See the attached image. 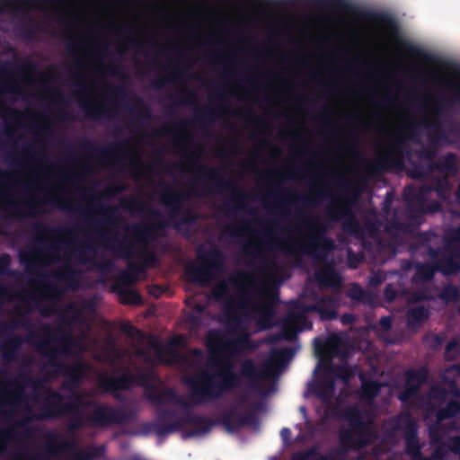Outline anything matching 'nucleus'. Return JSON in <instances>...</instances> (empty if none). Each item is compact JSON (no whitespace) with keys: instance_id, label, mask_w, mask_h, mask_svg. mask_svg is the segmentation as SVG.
I'll list each match as a JSON object with an SVG mask.
<instances>
[{"instance_id":"nucleus-59","label":"nucleus","mask_w":460,"mask_h":460,"mask_svg":"<svg viewBox=\"0 0 460 460\" xmlns=\"http://www.w3.org/2000/svg\"><path fill=\"white\" fill-rule=\"evenodd\" d=\"M433 295L429 288H422L410 293L408 300L410 303L417 304L423 301H431Z\"/></svg>"},{"instance_id":"nucleus-19","label":"nucleus","mask_w":460,"mask_h":460,"mask_svg":"<svg viewBox=\"0 0 460 460\" xmlns=\"http://www.w3.org/2000/svg\"><path fill=\"white\" fill-rule=\"evenodd\" d=\"M393 433L402 431L405 441V453L416 460L422 453L418 438V425L409 411H402L389 421Z\"/></svg>"},{"instance_id":"nucleus-7","label":"nucleus","mask_w":460,"mask_h":460,"mask_svg":"<svg viewBox=\"0 0 460 460\" xmlns=\"http://www.w3.org/2000/svg\"><path fill=\"white\" fill-rule=\"evenodd\" d=\"M199 176L193 179L190 183L193 186L199 182H208V186L205 188L206 194L222 192L224 190L231 192L233 199L223 204V208L229 212H236L239 208L244 209L248 201V194L232 181L225 179L222 176L220 168L208 167L203 163L195 160Z\"/></svg>"},{"instance_id":"nucleus-28","label":"nucleus","mask_w":460,"mask_h":460,"mask_svg":"<svg viewBox=\"0 0 460 460\" xmlns=\"http://www.w3.org/2000/svg\"><path fill=\"white\" fill-rule=\"evenodd\" d=\"M250 343L248 334L240 335L234 339H225L217 330L210 331L208 334V347L210 351L214 349L225 351H238Z\"/></svg>"},{"instance_id":"nucleus-33","label":"nucleus","mask_w":460,"mask_h":460,"mask_svg":"<svg viewBox=\"0 0 460 460\" xmlns=\"http://www.w3.org/2000/svg\"><path fill=\"white\" fill-rule=\"evenodd\" d=\"M79 148L84 155L104 161L115 155L119 151L120 145L111 143L106 146H100L92 140L84 139L79 143Z\"/></svg>"},{"instance_id":"nucleus-64","label":"nucleus","mask_w":460,"mask_h":460,"mask_svg":"<svg viewBox=\"0 0 460 460\" xmlns=\"http://www.w3.org/2000/svg\"><path fill=\"white\" fill-rule=\"evenodd\" d=\"M229 282L235 287L252 286V280L245 271H238L229 278Z\"/></svg>"},{"instance_id":"nucleus-29","label":"nucleus","mask_w":460,"mask_h":460,"mask_svg":"<svg viewBox=\"0 0 460 460\" xmlns=\"http://www.w3.org/2000/svg\"><path fill=\"white\" fill-rule=\"evenodd\" d=\"M288 195V199H281L277 193L269 191L267 196L272 198L277 201L276 208L279 209L283 214H287L286 205L288 203L300 202L305 206L314 207L317 204L320 198L326 197L328 194L323 190L314 191L309 196H300L294 190H288L286 191Z\"/></svg>"},{"instance_id":"nucleus-14","label":"nucleus","mask_w":460,"mask_h":460,"mask_svg":"<svg viewBox=\"0 0 460 460\" xmlns=\"http://www.w3.org/2000/svg\"><path fill=\"white\" fill-rule=\"evenodd\" d=\"M197 257L201 264L191 263L186 268L188 279L194 283L207 284L212 279L213 272H220L225 267L226 257L217 246L207 251L199 249Z\"/></svg>"},{"instance_id":"nucleus-9","label":"nucleus","mask_w":460,"mask_h":460,"mask_svg":"<svg viewBox=\"0 0 460 460\" xmlns=\"http://www.w3.org/2000/svg\"><path fill=\"white\" fill-rule=\"evenodd\" d=\"M60 0H0V14L12 13H22L24 22L19 26L20 36L25 40H33L40 26L39 21L29 15L31 10H43L48 4H58Z\"/></svg>"},{"instance_id":"nucleus-55","label":"nucleus","mask_w":460,"mask_h":460,"mask_svg":"<svg viewBox=\"0 0 460 460\" xmlns=\"http://www.w3.org/2000/svg\"><path fill=\"white\" fill-rule=\"evenodd\" d=\"M348 296L359 303H367L370 298V294L359 284L355 283L348 290Z\"/></svg>"},{"instance_id":"nucleus-3","label":"nucleus","mask_w":460,"mask_h":460,"mask_svg":"<svg viewBox=\"0 0 460 460\" xmlns=\"http://www.w3.org/2000/svg\"><path fill=\"white\" fill-rule=\"evenodd\" d=\"M302 224L308 227V236L304 240H296L294 245L286 248L288 255L295 256L299 252L315 260L323 267L315 272V279L320 284L328 287H336L341 283L334 264L328 261L330 252L336 245L334 241L327 236L330 226L317 217L303 215Z\"/></svg>"},{"instance_id":"nucleus-5","label":"nucleus","mask_w":460,"mask_h":460,"mask_svg":"<svg viewBox=\"0 0 460 460\" xmlns=\"http://www.w3.org/2000/svg\"><path fill=\"white\" fill-rule=\"evenodd\" d=\"M341 418L348 422L349 428L339 433L340 448L323 456L326 460H340L349 452H357L367 447L376 438V429L364 420V412L358 405L345 407Z\"/></svg>"},{"instance_id":"nucleus-40","label":"nucleus","mask_w":460,"mask_h":460,"mask_svg":"<svg viewBox=\"0 0 460 460\" xmlns=\"http://www.w3.org/2000/svg\"><path fill=\"white\" fill-rule=\"evenodd\" d=\"M313 393L322 401H330L335 392V381L333 376L324 371L323 375L313 385Z\"/></svg>"},{"instance_id":"nucleus-21","label":"nucleus","mask_w":460,"mask_h":460,"mask_svg":"<svg viewBox=\"0 0 460 460\" xmlns=\"http://www.w3.org/2000/svg\"><path fill=\"white\" fill-rule=\"evenodd\" d=\"M442 111V105L437 102L432 110L429 119H424L420 123L416 122L418 127L422 125L424 128L433 130V132L429 135V142L432 145H436L438 147L451 145L452 140L449 138V136L458 133L456 127H451L448 130L444 128L441 120Z\"/></svg>"},{"instance_id":"nucleus-20","label":"nucleus","mask_w":460,"mask_h":460,"mask_svg":"<svg viewBox=\"0 0 460 460\" xmlns=\"http://www.w3.org/2000/svg\"><path fill=\"white\" fill-rule=\"evenodd\" d=\"M48 363L53 368L54 374L66 377V380L61 385V389L70 391L73 397L82 401V396L77 390L85 378L87 365L83 361L67 364L61 359Z\"/></svg>"},{"instance_id":"nucleus-1","label":"nucleus","mask_w":460,"mask_h":460,"mask_svg":"<svg viewBox=\"0 0 460 460\" xmlns=\"http://www.w3.org/2000/svg\"><path fill=\"white\" fill-rule=\"evenodd\" d=\"M46 202L68 213H79L88 228L97 230L102 226L108 227L106 231H98L93 241L111 249L117 257L129 259L137 255L143 259L146 266H155L159 262L155 252L149 249V243L162 234L168 225L166 221L160 220L161 213L158 209L140 201L137 197L123 198L120 201L121 208L127 212L148 215L152 223L128 225L126 231L132 235V240H128L126 236L122 241L117 240V232L111 227L120 221L116 215L118 211L116 207L92 204L102 216V218H98L89 217L80 207L74 206L68 198L56 191H51L47 195ZM90 239L92 240V238Z\"/></svg>"},{"instance_id":"nucleus-44","label":"nucleus","mask_w":460,"mask_h":460,"mask_svg":"<svg viewBox=\"0 0 460 460\" xmlns=\"http://www.w3.org/2000/svg\"><path fill=\"white\" fill-rule=\"evenodd\" d=\"M32 231L37 234L36 242L39 244L46 243L45 236L50 234H58L62 237L71 236L74 230L66 227H53L41 222H36L31 227Z\"/></svg>"},{"instance_id":"nucleus-49","label":"nucleus","mask_w":460,"mask_h":460,"mask_svg":"<svg viewBox=\"0 0 460 460\" xmlns=\"http://www.w3.org/2000/svg\"><path fill=\"white\" fill-rule=\"evenodd\" d=\"M361 379V394L360 397L367 401H373L381 392L382 384L373 379Z\"/></svg>"},{"instance_id":"nucleus-12","label":"nucleus","mask_w":460,"mask_h":460,"mask_svg":"<svg viewBox=\"0 0 460 460\" xmlns=\"http://www.w3.org/2000/svg\"><path fill=\"white\" fill-rule=\"evenodd\" d=\"M154 375L152 373L138 372L132 374L124 371L120 376H115L111 374H103L97 379V386L102 394H111L114 399L122 401L121 391H128L133 385L143 387L145 394L149 391Z\"/></svg>"},{"instance_id":"nucleus-31","label":"nucleus","mask_w":460,"mask_h":460,"mask_svg":"<svg viewBox=\"0 0 460 460\" xmlns=\"http://www.w3.org/2000/svg\"><path fill=\"white\" fill-rule=\"evenodd\" d=\"M339 299L334 296H316L309 304V310L317 313L322 321H332L338 317Z\"/></svg>"},{"instance_id":"nucleus-53","label":"nucleus","mask_w":460,"mask_h":460,"mask_svg":"<svg viewBox=\"0 0 460 460\" xmlns=\"http://www.w3.org/2000/svg\"><path fill=\"white\" fill-rule=\"evenodd\" d=\"M437 447L444 452L445 459L449 452L458 456L460 455V436H451L447 440L440 442Z\"/></svg>"},{"instance_id":"nucleus-61","label":"nucleus","mask_w":460,"mask_h":460,"mask_svg":"<svg viewBox=\"0 0 460 460\" xmlns=\"http://www.w3.org/2000/svg\"><path fill=\"white\" fill-rule=\"evenodd\" d=\"M293 354L294 351L289 347L272 349L270 353V361L275 364H280L290 358Z\"/></svg>"},{"instance_id":"nucleus-50","label":"nucleus","mask_w":460,"mask_h":460,"mask_svg":"<svg viewBox=\"0 0 460 460\" xmlns=\"http://www.w3.org/2000/svg\"><path fill=\"white\" fill-rule=\"evenodd\" d=\"M431 192L434 191L438 199L445 201L449 197L451 185L447 178L434 177L429 184Z\"/></svg>"},{"instance_id":"nucleus-47","label":"nucleus","mask_w":460,"mask_h":460,"mask_svg":"<svg viewBox=\"0 0 460 460\" xmlns=\"http://www.w3.org/2000/svg\"><path fill=\"white\" fill-rule=\"evenodd\" d=\"M31 435V429L26 428L22 432L17 430L16 426L0 430V455L4 453L7 449L8 444L11 441L18 440L21 438H28Z\"/></svg>"},{"instance_id":"nucleus-45","label":"nucleus","mask_w":460,"mask_h":460,"mask_svg":"<svg viewBox=\"0 0 460 460\" xmlns=\"http://www.w3.org/2000/svg\"><path fill=\"white\" fill-rule=\"evenodd\" d=\"M431 193V189L427 184L420 187L407 185L403 189L402 197L405 202L418 203L426 206L427 199Z\"/></svg>"},{"instance_id":"nucleus-4","label":"nucleus","mask_w":460,"mask_h":460,"mask_svg":"<svg viewBox=\"0 0 460 460\" xmlns=\"http://www.w3.org/2000/svg\"><path fill=\"white\" fill-rule=\"evenodd\" d=\"M417 129L418 125L415 121L405 125L377 161L365 164V170L368 173L402 171L405 168V160L410 159L412 154L420 162L435 163L438 155L436 145L429 143V146L423 145L419 149L412 151L407 144V139H413V137L417 135Z\"/></svg>"},{"instance_id":"nucleus-22","label":"nucleus","mask_w":460,"mask_h":460,"mask_svg":"<svg viewBox=\"0 0 460 460\" xmlns=\"http://www.w3.org/2000/svg\"><path fill=\"white\" fill-rule=\"evenodd\" d=\"M11 174L7 172L0 171V199L4 200L5 191L9 188V178ZM23 206L28 211L21 208L20 203L8 199L4 203H0V210H8L9 217L12 218L21 219L26 217H33L40 213V203L33 201H24Z\"/></svg>"},{"instance_id":"nucleus-51","label":"nucleus","mask_w":460,"mask_h":460,"mask_svg":"<svg viewBox=\"0 0 460 460\" xmlns=\"http://www.w3.org/2000/svg\"><path fill=\"white\" fill-rule=\"evenodd\" d=\"M408 160L411 164V169L409 170L408 174L411 179L422 181L433 172L432 170H429L430 164L424 165L420 162H412L410 159Z\"/></svg>"},{"instance_id":"nucleus-8","label":"nucleus","mask_w":460,"mask_h":460,"mask_svg":"<svg viewBox=\"0 0 460 460\" xmlns=\"http://www.w3.org/2000/svg\"><path fill=\"white\" fill-rule=\"evenodd\" d=\"M70 320L61 319V325L52 329L49 324L42 325V335L35 343L37 350L48 359V362L59 360L62 356L70 354L75 345V339L71 331L64 327H69Z\"/></svg>"},{"instance_id":"nucleus-24","label":"nucleus","mask_w":460,"mask_h":460,"mask_svg":"<svg viewBox=\"0 0 460 460\" xmlns=\"http://www.w3.org/2000/svg\"><path fill=\"white\" fill-rule=\"evenodd\" d=\"M452 241L458 243V245L448 242L442 255L436 261L437 270L445 275H453L460 271V226L454 230Z\"/></svg>"},{"instance_id":"nucleus-17","label":"nucleus","mask_w":460,"mask_h":460,"mask_svg":"<svg viewBox=\"0 0 460 460\" xmlns=\"http://www.w3.org/2000/svg\"><path fill=\"white\" fill-rule=\"evenodd\" d=\"M428 396L439 404L445 403L436 410L435 415L438 422L455 418L460 412V388L456 381H451L448 388L439 385L431 386Z\"/></svg>"},{"instance_id":"nucleus-39","label":"nucleus","mask_w":460,"mask_h":460,"mask_svg":"<svg viewBox=\"0 0 460 460\" xmlns=\"http://www.w3.org/2000/svg\"><path fill=\"white\" fill-rule=\"evenodd\" d=\"M24 342V340L18 335L7 337L0 344V355L4 362H15L18 358L19 350Z\"/></svg>"},{"instance_id":"nucleus-58","label":"nucleus","mask_w":460,"mask_h":460,"mask_svg":"<svg viewBox=\"0 0 460 460\" xmlns=\"http://www.w3.org/2000/svg\"><path fill=\"white\" fill-rule=\"evenodd\" d=\"M292 460H326V457H323V455H319L318 447L313 446L306 450L296 453Z\"/></svg>"},{"instance_id":"nucleus-46","label":"nucleus","mask_w":460,"mask_h":460,"mask_svg":"<svg viewBox=\"0 0 460 460\" xmlns=\"http://www.w3.org/2000/svg\"><path fill=\"white\" fill-rule=\"evenodd\" d=\"M429 170L452 176L456 175L458 172L457 155L452 152L447 153L442 158L430 164Z\"/></svg>"},{"instance_id":"nucleus-16","label":"nucleus","mask_w":460,"mask_h":460,"mask_svg":"<svg viewBox=\"0 0 460 460\" xmlns=\"http://www.w3.org/2000/svg\"><path fill=\"white\" fill-rule=\"evenodd\" d=\"M357 199V196H341L337 201L332 203L325 213L326 218L331 222L342 221V230L354 236H358L363 233L361 225L352 211Z\"/></svg>"},{"instance_id":"nucleus-32","label":"nucleus","mask_w":460,"mask_h":460,"mask_svg":"<svg viewBox=\"0 0 460 460\" xmlns=\"http://www.w3.org/2000/svg\"><path fill=\"white\" fill-rule=\"evenodd\" d=\"M187 57L188 55L185 51H180L178 53V62L179 64L185 66H175L172 69L170 70V75L168 77L160 76L152 80L150 83V87L154 90L159 91L164 89L169 82L176 83L186 76L187 70L190 67V64H185Z\"/></svg>"},{"instance_id":"nucleus-62","label":"nucleus","mask_w":460,"mask_h":460,"mask_svg":"<svg viewBox=\"0 0 460 460\" xmlns=\"http://www.w3.org/2000/svg\"><path fill=\"white\" fill-rule=\"evenodd\" d=\"M129 272H125L122 274L121 278L125 283L132 284L136 280V275L141 274L145 271V267L138 263H129L128 264Z\"/></svg>"},{"instance_id":"nucleus-26","label":"nucleus","mask_w":460,"mask_h":460,"mask_svg":"<svg viewBox=\"0 0 460 460\" xmlns=\"http://www.w3.org/2000/svg\"><path fill=\"white\" fill-rule=\"evenodd\" d=\"M404 377L402 390L397 395L402 402H407L418 394L422 385L428 380L429 369L426 367L409 368L405 371Z\"/></svg>"},{"instance_id":"nucleus-54","label":"nucleus","mask_w":460,"mask_h":460,"mask_svg":"<svg viewBox=\"0 0 460 460\" xmlns=\"http://www.w3.org/2000/svg\"><path fill=\"white\" fill-rule=\"evenodd\" d=\"M327 373H330L333 378L348 381L351 376V370L344 365H329L325 368Z\"/></svg>"},{"instance_id":"nucleus-37","label":"nucleus","mask_w":460,"mask_h":460,"mask_svg":"<svg viewBox=\"0 0 460 460\" xmlns=\"http://www.w3.org/2000/svg\"><path fill=\"white\" fill-rule=\"evenodd\" d=\"M308 313H313L312 310H309V305L296 302L288 310L287 317L297 328V331L301 332L312 329V323L307 318Z\"/></svg>"},{"instance_id":"nucleus-6","label":"nucleus","mask_w":460,"mask_h":460,"mask_svg":"<svg viewBox=\"0 0 460 460\" xmlns=\"http://www.w3.org/2000/svg\"><path fill=\"white\" fill-rule=\"evenodd\" d=\"M66 415L72 416L67 428L69 431L74 432L86 425L101 429L124 425L133 420L136 412L124 407L82 401L79 411L67 412Z\"/></svg>"},{"instance_id":"nucleus-13","label":"nucleus","mask_w":460,"mask_h":460,"mask_svg":"<svg viewBox=\"0 0 460 460\" xmlns=\"http://www.w3.org/2000/svg\"><path fill=\"white\" fill-rule=\"evenodd\" d=\"M82 401L73 397L66 396L56 390L49 389L44 397L41 411L27 417L18 425L22 426L32 420H56L66 416L67 412L79 411Z\"/></svg>"},{"instance_id":"nucleus-63","label":"nucleus","mask_w":460,"mask_h":460,"mask_svg":"<svg viewBox=\"0 0 460 460\" xmlns=\"http://www.w3.org/2000/svg\"><path fill=\"white\" fill-rule=\"evenodd\" d=\"M434 277V269L428 264H420L416 268L414 279L429 281Z\"/></svg>"},{"instance_id":"nucleus-15","label":"nucleus","mask_w":460,"mask_h":460,"mask_svg":"<svg viewBox=\"0 0 460 460\" xmlns=\"http://www.w3.org/2000/svg\"><path fill=\"white\" fill-rule=\"evenodd\" d=\"M159 187L161 188L160 200L169 208L170 218L174 219L181 215V217L173 224L174 228L179 229L181 226L194 225L197 221L194 213L190 208L182 210L183 203L190 198L189 193L177 191L164 181H160Z\"/></svg>"},{"instance_id":"nucleus-23","label":"nucleus","mask_w":460,"mask_h":460,"mask_svg":"<svg viewBox=\"0 0 460 460\" xmlns=\"http://www.w3.org/2000/svg\"><path fill=\"white\" fill-rule=\"evenodd\" d=\"M19 300L22 303L16 305L13 310V317L11 322H0V337H5L7 333L12 332L18 328H29V320L25 316L32 312L29 300L38 302L42 299L40 295L27 294L19 295Z\"/></svg>"},{"instance_id":"nucleus-11","label":"nucleus","mask_w":460,"mask_h":460,"mask_svg":"<svg viewBox=\"0 0 460 460\" xmlns=\"http://www.w3.org/2000/svg\"><path fill=\"white\" fill-rule=\"evenodd\" d=\"M261 407L260 403L254 404L246 413L238 414L236 409L225 412L218 420L199 415L188 418V422L193 427V434H205L217 423L224 426L228 432H234L239 429L257 422L255 410Z\"/></svg>"},{"instance_id":"nucleus-60","label":"nucleus","mask_w":460,"mask_h":460,"mask_svg":"<svg viewBox=\"0 0 460 460\" xmlns=\"http://www.w3.org/2000/svg\"><path fill=\"white\" fill-rule=\"evenodd\" d=\"M96 254V249L93 244L86 243L82 244L78 250L79 261L82 264L90 263L93 261V258Z\"/></svg>"},{"instance_id":"nucleus-10","label":"nucleus","mask_w":460,"mask_h":460,"mask_svg":"<svg viewBox=\"0 0 460 460\" xmlns=\"http://www.w3.org/2000/svg\"><path fill=\"white\" fill-rule=\"evenodd\" d=\"M316 6L341 11L346 13L359 17L365 21L371 22L386 29L389 34L397 38L399 36V25L394 17L386 13L376 11H365L353 4L349 0H315Z\"/></svg>"},{"instance_id":"nucleus-42","label":"nucleus","mask_w":460,"mask_h":460,"mask_svg":"<svg viewBox=\"0 0 460 460\" xmlns=\"http://www.w3.org/2000/svg\"><path fill=\"white\" fill-rule=\"evenodd\" d=\"M181 428V420H174L170 422L167 426H162L155 420L154 421L144 423L141 426V433L145 436L155 433L157 437L162 438L180 430Z\"/></svg>"},{"instance_id":"nucleus-41","label":"nucleus","mask_w":460,"mask_h":460,"mask_svg":"<svg viewBox=\"0 0 460 460\" xmlns=\"http://www.w3.org/2000/svg\"><path fill=\"white\" fill-rule=\"evenodd\" d=\"M217 119V112L215 109L207 106L199 111H196L195 117L192 120L182 119L177 124L181 129H187L193 128L195 123H198L201 128H205L207 124L214 123Z\"/></svg>"},{"instance_id":"nucleus-18","label":"nucleus","mask_w":460,"mask_h":460,"mask_svg":"<svg viewBox=\"0 0 460 460\" xmlns=\"http://www.w3.org/2000/svg\"><path fill=\"white\" fill-rule=\"evenodd\" d=\"M59 452L72 453L71 458L66 460H93L99 456L96 449H76L74 440L65 439L54 431H48L45 434L44 450L40 453L47 460Z\"/></svg>"},{"instance_id":"nucleus-35","label":"nucleus","mask_w":460,"mask_h":460,"mask_svg":"<svg viewBox=\"0 0 460 460\" xmlns=\"http://www.w3.org/2000/svg\"><path fill=\"white\" fill-rule=\"evenodd\" d=\"M146 399L155 405L174 403L185 406V401L172 388L159 390L155 385L150 386L145 394Z\"/></svg>"},{"instance_id":"nucleus-43","label":"nucleus","mask_w":460,"mask_h":460,"mask_svg":"<svg viewBox=\"0 0 460 460\" xmlns=\"http://www.w3.org/2000/svg\"><path fill=\"white\" fill-rule=\"evenodd\" d=\"M430 311L424 305H417L408 309L405 314L406 325L409 329L416 331L429 318Z\"/></svg>"},{"instance_id":"nucleus-52","label":"nucleus","mask_w":460,"mask_h":460,"mask_svg":"<svg viewBox=\"0 0 460 460\" xmlns=\"http://www.w3.org/2000/svg\"><path fill=\"white\" fill-rule=\"evenodd\" d=\"M297 332V328L286 316L283 320L280 332L275 336L274 340L292 341L296 339Z\"/></svg>"},{"instance_id":"nucleus-57","label":"nucleus","mask_w":460,"mask_h":460,"mask_svg":"<svg viewBox=\"0 0 460 460\" xmlns=\"http://www.w3.org/2000/svg\"><path fill=\"white\" fill-rule=\"evenodd\" d=\"M137 103L138 106H141L140 109L137 110L136 107L131 105H127L128 112L133 117H137L139 120L149 119L151 118V111L147 106L144 104L142 99L137 98Z\"/></svg>"},{"instance_id":"nucleus-34","label":"nucleus","mask_w":460,"mask_h":460,"mask_svg":"<svg viewBox=\"0 0 460 460\" xmlns=\"http://www.w3.org/2000/svg\"><path fill=\"white\" fill-rule=\"evenodd\" d=\"M52 277L64 284L68 290L76 291L80 288L82 272L69 263H65L52 273Z\"/></svg>"},{"instance_id":"nucleus-25","label":"nucleus","mask_w":460,"mask_h":460,"mask_svg":"<svg viewBox=\"0 0 460 460\" xmlns=\"http://www.w3.org/2000/svg\"><path fill=\"white\" fill-rule=\"evenodd\" d=\"M245 294H247V291L243 289L242 295ZM212 295L217 301L226 299L224 304V316L226 318V322L234 325H238L240 323V318L237 315V312L244 305L243 296L238 298H234L232 296L228 297V287L225 281L218 282L213 288Z\"/></svg>"},{"instance_id":"nucleus-36","label":"nucleus","mask_w":460,"mask_h":460,"mask_svg":"<svg viewBox=\"0 0 460 460\" xmlns=\"http://www.w3.org/2000/svg\"><path fill=\"white\" fill-rule=\"evenodd\" d=\"M308 313H313L312 310H309V305L296 302L288 310L287 317L297 328V331L301 332L312 329V323L307 318Z\"/></svg>"},{"instance_id":"nucleus-27","label":"nucleus","mask_w":460,"mask_h":460,"mask_svg":"<svg viewBox=\"0 0 460 460\" xmlns=\"http://www.w3.org/2000/svg\"><path fill=\"white\" fill-rule=\"evenodd\" d=\"M426 213V206L406 202V208L402 214L403 217H405V221L402 220L401 217L394 214L389 222V228L398 232L407 233L411 226L420 224V219Z\"/></svg>"},{"instance_id":"nucleus-48","label":"nucleus","mask_w":460,"mask_h":460,"mask_svg":"<svg viewBox=\"0 0 460 460\" xmlns=\"http://www.w3.org/2000/svg\"><path fill=\"white\" fill-rule=\"evenodd\" d=\"M43 251L40 248H33L29 251H20V261L30 270L33 263L49 264V261L45 259Z\"/></svg>"},{"instance_id":"nucleus-56","label":"nucleus","mask_w":460,"mask_h":460,"mask_svg":"<svg viewBox=\"0 0 460 460\" xmlns=\"http://www.w3.org/2000/svg\"><path fill=\"white\" fill-rule=\"evenodd\" d=\"M155 420L162 426H167L172 421L180 420L178 419L176 411L167 408H162L157 410L155 413Z\"/></svg>"},{"instance_id":"nucleus-2","label":"nucleus","mask_w":460,"mask_h":460,"mask_svg":"<svg viewBox=\"0 0 460 460\" xmlns=\"http://www.w3.org/2000/svg\"><path fill=\"white\" fill-rule=\"evenodd\" d=\"M208 363L217 367L214 372L202 369L196 375H188L182 379L190 390V401L196 405L216 401L237 388L242 376L247 380L252 389L258 390L261 382L270 375L269 364L258 367L251 358L241 363L239 373L234 370V364L228 359L210 358Z\"/></svg>"},{"instance_id":"nucleus-38","label":"nucleus","mask_w":460,"mask_h":460,"mask_svg":"<svg viewBox=\"0 0 460 460\" xmlns=\"http://www.w3.org/2000/svg\"><path fill=\"white\" fill-rule=\"evenodd\" d=\"M78 95L83 98L81 102L82 109L84 111L87 118L93 119H99L104 117H112L113 112L111 106H107L104 103H102L100 106H92L84 103V100H89V96L86 93L84 86H81L80 90L78 91Z\"/></svg>"},{"instance_id":"nucleus-30","label":"nucleus","mask_w":460,"mask_h":460,"mask_svg":"<svg viewBox=\"0 0 460 460\" xmlns=\"http://www.w3.org/2000/svg\"><path fill=\"white\" fill-rule=\"evenodd\" d=\"M36 380L32 379L27 373H21L18 378L12 382V385H15V389L11 393L10 397L7 401L2 400V405L5 404H27L29 396L25 393V385H35ZM26 412H31V408L29 405L24 407Z\"/></svg>"}]
</instances>
